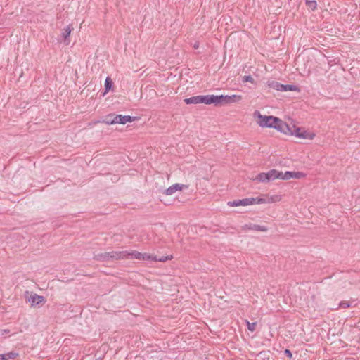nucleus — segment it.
<instances>
[{"mask_svg":"<svg viewBox=\"0 0 360 360\" xmlns=\"http://www.w3.org/2000/svg\"><path fill=\"white\" fill-rule=\"evenodd\" d=\"M267 86L278 91H299V88L293 84H283L275 80H269Z\"/></svg>","mask_w":360,"mask_h":360,"instance_id":"4","label":"nucleus"},{"mask_svg":"<svg viewBox=\"0 0 360 360\" xmlns=\"http://www.w3.org/2000/svg\"><path fill=\"white\" fill-rule=\"evenodd\" d=\"M305 4L307 7L312 11H314L316 8L317 4L315 0H305Z\"/></svg>","mask_w":360,"mask_h":360,"instance_id":"21","label":"nucleus"},{"mask_svg":"<svg viewBox=\"0 0 360 360\" xmlns=\"http://www.w3.org/2000/svg\"><path fill=\"white\" fill-rule=\"evenodd\" d=\"M112 86L113 82L112 79L110 77H107L104 83L105 93L108 92L112 89Z\"/></svg>","mask_w":360,"mask_h":360,"instance_id":"18","label":"nucleus"},{"mask_svg":"<svg viewBox=\"0 0 360 360\" xmlns=\"http://www.w3.org/2000/svg\"><path fill=\"white\" fill-rule=\"evenodd\" d=\"M186 104H198L202 103V95L195 96L184 99Z\"/></svg>","mask_w":360,"mask_h":360,"instance_id":"14","label":"nucleus"},{"mask_svg":"<svg viewBox=\"0 0 360 360\" xmlns=\"http://www.w3.org/2000/svg\"><path fill=\"white\" fill-rule=\"evenodd\" d=\"M199 45H200L199 42L198 41H195L193 44V49H197L199 48Z\"/></svg>","mask_w":360,"mask_h":360,"instance_id":"28","label":"nucleus"},{"mask_svg":"<svg viewBox=\"0 0 360 360\" xmlns=\"http://www.w3.org/2000/svg\"><path fill=\"white\" fill-rule=\"evenodd\" d=\"M250 200H252V205L254 204H263L266 202V200L262 198H250Z\"/></svg>","mask_w":360,"mask_h":360,"instance_id":"22","label":"nucleus"},{"mask_svg":"<svg viewBox=\"0 0 360 360\" xmlns=\"http://www.w3.org/2000/svg\"><path fill=\"white\" fill-rule=\"evenodd\" d=\"M306 174L302 172L286 171L285 173L281 172V179L289 180L290 179H300L304 178Z\"/></svg>","mask_w":360,"mask_h":360,"instance_id":"7","label":"nucleus"},{"mask_svg":"<svg viewBox=\"0 0 360 360\" xmlns=\"http://www.w3.org/2000/svg\"><path fill=\"white\" fill-rule=\"evenodd\" d=\"M243 82H250L252 84L255 83V79L251 75H245L243 77Z\"/></svg>","mask_w":360,"mask_h":360,"instance_id":"25","label":"nucleus"},{"mask_svg":"<svg viewBox=\"0 0 360 360\" xmlns=\"http://www.w3.org/2000/svg\"><path fill=\"white\" fill-rule=\"evenodd\" d=\"M255 115H257V123L262 128H273L281 133H288L289 131V125L277 117L262 115L257 110L255 112Z\"/></svg>","mask_w":360,"mask_h":360,"instance_id":"1","label":"nucleus"},{"mask_svg":"<svg viewBox=\"0 0 360 360\" xmlns=\"http://www.w3.org/2000/svg\"><path fill=\"white\" fill-rule=\"evenodd\" d=\"M127 255V251H112L110 252V260L126 259Z\"/></svg>","mask_w":360,"mask_h":360,"instance_id":"12","label":"nucleus"},{"mask_svg":"<svg viewBox=\"0 0 360 360\" xmlns=\"http://www.w3.org/2000/svg\"><path fill=\"white\" fill-rule=\"evenodd\" d=\"M154 259H156V256L148 253H142L141 260L154 261Z\"/></svg>","mask_w":360,"mask_h":360,"instance_id":"20","label":"nucleus"},{"mask_svg":"<svg viewBox=\"0 0 360 360\" xmlns=\"http://www.w3.org/2000/svg\"><path fill=\"white\" fill-rule=\"evenodd\" d=\"M246 323H247L248 329L250 331L253 332V331L255 330V327L257 326V322H252V323H250V321H246Z\"/></svg>","mask_w":360,"mask_h":360,"instance_id":"24","label":"nucleus"},{"mask_svg":"<svg viewBox=\"0 0 360 360\" xmlns=\"http://www.w3.org/2000/svg\"><path fill=\"white\" fill-rule=\"evenodd\" d=\"M18 356L19 353L12 351L6 354H0V360L14 359Z\"/></svg>","mask_w":360,"mask_h":360,"instance_id":"15","label":"nucleus"},{"mask_svg":"<svg viewBox=\"0 0 360 360\" xmlns=\"http://www.w3.org/2000/svg\"><path fill=\"white\" fill-rule=\"evenodd\" d=\"M184 187H186L184 184L176 183L165 189L164 193L167 195H172L177 191H182Z\"/></svg>","mask_w":360,"mask_h":360,"instance_id":"11","label":"nucleus"},{"mask_svg":"<svg viewBox=\"0 0 360 360\" xmlns=\"http://www.w3.org/2000/svg\"><path fill=\"white\" fill-rule=\"evenodd\" d=\"M137 119V117L123 115L109 114L105 117L104 122L108 125L115 124H125L127 122H132Z\"/></svg>","mask_w":360,"mask_h":360,"instance_id":"2","label":"nucleus"},{"mask_svg":"<svg viewBox=\"0 0 360 360\" xmlns=\"http://www.w3.org/2000/svg\"><path fill=\"white\" fill-rule=\"evenodd\" d=\"M284 354L286 356H288L290 359H291L292 357V354L291 351L288 349H285L284 350Z\"/></svg>","mask_w":360,"mask_h":360,"instance_id":"27","label":"nucleus"},{"mask_svg":"<svg viewBox=\"0 0 360 360\" xmlns=\"http://www.w3.org/2000/svg\"><path fill=\"white\" fill-rule=\"evenodd\" d=\"M245 227L248 229L257 231L266 232L268 231V228L266 226H262V225L255 224H246Z\"/></svg>","mask_w":360,"mask_h":360,"instance_id":"13","label":"nucleus"},{"mask_svg":"<svg viewBox=\"0 0 360 360\" xmlns=\"http://www.w3.org/2000/svg\"><path fill=\"white\" fill-rule=\"evenodd\" d=\"M72 30V25H68L64 30L62 31V37L64 38L66 44H69L68 37L70 35V33Z\"/></svg>","mask_w":360,"mask_h":360,"instance_id":"16","label":"nucleus"},{"mask_svg":"<svg viewBox=\"0 0 360 360\" xmlns=\"http://www.w3.org/2000/svg\"><path fill=\"white\" fill-rule=\"evenodd\" d=\"M9 333L8 330H3L1 334L3 335L4 333Z\"/></svg>","mask_w":360,"mask_h":360,"instance_id":"29","label":"nucleus"},{"mask_svg":"<svg viewBox=\"0 0 360 360\" xmlns=\"http://www.w3.org/2000/svg\"><path fill=\"white\" fill-rule=\"evenodd\" d=\"M350 307H351V302H347V301H341L339 303L340 308L346 309V308H349Z\"/></svg>","mask_w":360,"mask_h":360,"instance_id":"26","label":"nucleus"},{"mask_svg":"<svg viewBox=\"0 0 360 360\" xmlns=\"http://www.w3.org/2000/svg\"><path fill=\"white\" fill-rule=\"evenodd\" d=\"M29 302L31 303L32 306L39 305L41 303H44L46 302L45 297L41 295H38L37 294H31L30 297L27 298Z\"/></svg>","mask_w":360,"mask_h":360,"instance_id":"10","label":"nucleus"},{"mask_svg":"<svg viewBox=\"0 0 360 360\" xmlns=\"http://www.w3.org/2000/svg\"><path fill=\"white\" fill-rule=\"evenodd\" d=\"M252 200H250V198L235 200L229 201L227 205L230 207H238V206H248L252 205Z\"/></svg>","mask_w":360,"mask_h":360,"instance_id":"9","label":"nucleus"},{"mask_svg":"<svg viewBox=\"0 0 360 360\" xmlns=\"http://www.w3.org/2000/svg\"><path fill=\"white\" fill-rule=\"evenodd\" d=\"M96 259L102 262L110 261V252L98 254Z\"/></svg>","mask_w":360,"mask_h":360,"instance_id":"17","label":"nucleus"},{"mask_svg":"<svg viewBox=\"0 0 360 360\" xmlns=\"http://www.w3.org/2000/svg\"><path fill=\"white\" fill-rule=\"evenodd\" d=\"M277 179H281V172L275 169H272L267 172H261L258 174L255 180L261 183H269Z\"/></svg>","mask_w":360,"mask_h":360,"instance_id":"3","label":"nucleus"},{"mask_svg":"<svg viewBox=\"0 0 360 360\" xmlns=\"http://www.w3.org/2000/svg\"><path fill=\"white\" fill-rule=\"evenodd\" d=\"M173 258V256L172 255H169V256H162V257H158L156 256V259H154V262H165L167 260H170Z\"/></svg>","mask_w":360,"mask_h":360,"instance_id":"23","label":"nucleus"},{"mask_svg":"<svg viewBox=\"0 0 360 360\" xmlns=\"http://www.w3.org/2000/svg\"><path fill=\"white\" fill-rule=\"evenodd\" d=\"M127 259H129V257L131 258H134V259H139V260H141V255H142V253L141 252H139L136 250H133L131 252H128L127 251Z\"/></svg>","mask_w":360,"mask_h":360,"instance_id":"19","label":"nucleus"},{"mask_svg":"<svg viewBox=\"0 0 360 360\" xmlns=\"http://www.w3.org/2000/svg\"><path fill=\"white\" fill-rule=\"evenodd\" d=\"M284 134L287 135H293L297 138L304 139H309L310 140H312L315 136L314 134H309L306 130H304L300 127H297L295 125H292V127L289 125V131Z\"/></svg>","mask_w":360,"mask_h":360,"instance_id":"5","label":"nucleus"},{"mask_svg":"<svg viewBox=\"0 0 360 360\" xmlns=\"http://www.w3.org/2000/svg\"><path fill=\"white\" fill-rule=\"evenodd\" d=\"M202 103L214 104L215 106H218L219 105V95H202Z\"/></svg>","mask_w":360,"mask_h":360,"instance_id":"8","label":"nucleus"},{"mask_svg":"<svg viewBox=\"0 0 360 360\" xmlns=\"http://www.w3.org/2000/svg\"><path fill=\"white\" fill-rule=\"evenodd\" d=\"M241 98L240 95H219V105L236 103L240 101Z\"/></svg>","mask_w":360,"mask_h":360,"instance_id":"6","label":"nucleus"}]
</instances>
